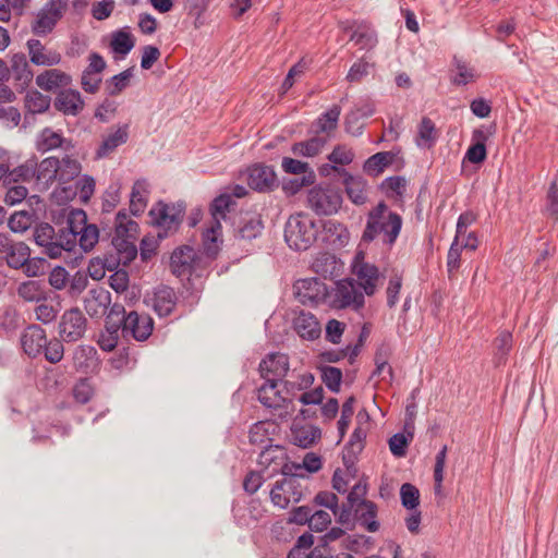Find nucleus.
I'll use <instances>...</instances> for the list:
<instances>
[{
	"label": "nucleus",
	"instance_id": "obj_61",
	"mask_svg": "<svg viewBox=\"0 0 558 558\" xmlns=\"http://www.w3.org/2000/svg\"><path fill=\"white\" fill-rule=\"evenodd\" d=\"M286 484H289V482L277 481L270 490L271 502L280 509H287L291 501L290 497L286 496Z\"/></svg>",
	"mask_w": 558,
	"mask_h": 558
},
{
	"label": "nucleus",
	"instance_id": "obj_32",
	"mask_svg": "<svg viewBox=\"0 0 558 558\" xmlns=\"http://www.w3.org/2000/svg\"><path fill=\"white\" fill-rule=\"evenodd\" d=\"M98 352L95 347L82 344L73 353V364L76 371L88 373L98 366Z\"/></svg>",
	"mask_w": 558,
	"mask_h": 558
},
{
	"label": "nucleus",
	"instance_id": "obj_47",
	"mask_svg": "<svg viewBox=\"0 0 558 558\" xmlns=\"http://www.w3.org/2000/svg\"><path fill=\"white\" fill-rule=\"evenodd\" d=\"M17 294L26 302H39L45 300V291L39 281L28 280L17 287Z\"/></svg>",
	"mask_w": 558,
	"mask_h": 558
},
{
	"label": "nucleus",
	"instance_id": "obj_34",
	"mask_svg": "<svg viewBox=\"0 0 558 558\" xmlns=\"http://www.w3.org/2000/svg\"><path fill=\"white\" fill-rule=\"evenodd\" d=\"M292 442L301 448L312 447L322 437V430L314 425L296 426L291 429Z\"/></svg>",
	"mask_w": 558,
	"mask_h": 558
},
{
	"label": "nucleus",
	"instance_id": "obj_31",
	"mask_svg": "<svg viewBox=\"0 0 558 558\" xmlns=\"http://www.w3.org/2000/svg\"><path fill=\"white\" fill-rule=\"evenodd\" d=\"M344 173L343 184L350 201L355 205H363L367 201V182L362 177H354L341 169Z\"/></svg>",
	"mask_w": 558,
	"mask_h": 558
},
{
	"label": "nucleus",
	"instance_id": "obj_26",
	"mask_svg": "<svg viewBox=\"0 0 558 558\" xmlns=\"http://www.w3.org/2000/svg\"><path fill=\"white\" fill-rule=\"evenodd\" d=\"M31 62L40 66L57 65L61 61V54L56 51L46 52L45 46L38 39H28L26 43Z\"/></svg>",
	"mask_w": 558,
	"mask_h": 558
},
{
	"label": "nucleus",
	"instance_id": "obj_11",
	"mask_svg": "<svg viewBox=\"0 0 558 558\" xmlns=\"http://www.w3.org/2000/svg\"><path fill=\"white\" fill-rule=\"evenodd\" d=\"M293 289L295 299L303 305L315 306L329 299L327 284L316 277L299 279Z\"/></svg>",
	"mask_w": 558,
	"mask_h": 558
},
{
	"label": "nucleus",
	"instance_id": "obj_55",
	"mask_svg": "<svg viewBox=\"0 0 558 558\" xmlns=\"http://www.w3.org/2000/svg\"><path fill=\"white\" fill-rule=\"evenodd\" d=\"M401 505L408 510H415L420 505V490L410 483H404L400 488Z\"/></svg>",
	"mask_w": 558,
	"mask_h": 558
},
{
	"label": "nucleus",
	"instance_id": "obj_42",
	"mask_svg": "<svg viewBox=\"0 0 558 558\" xmlns=\"http://www.w3.org/2000/svg\"><path fill=\"white\" fill-rule=\"evenodd\" d=\"M219 229L216 225L213 223L210 228H207L203 233V256L205 260H213L217 257L220 251V243L218 241V231Z\"/></svg>",
	"mask_w": 558,
	"mask_h": 558
},
{
	"label": "nucleus",
	"instance_id": "obj_45",
	"mask_svg": "<svg viewBox=\"0 0 558 558\" xmlns=\"http://www.w3.org/2000/svg\"><path fill=\"white\" fill-rule=\"evenodd\" d=\"M138 223L129 218L125 210H120L116 215L114 232L117 235L128 236L135 240L138 232Z\"/></svg>",
	"mask_w": 558,
	"mask_h": 558
},
{
	"label": "nucleus",
	"instance_id": "obj_40",
	"mask_svg": "<svg viewBox=\"0 0 558 558\" xmlns=\"http://www.w3.org/2000/svg\"><path fill=\"white\" fill-rule=\"evenodd\" d=\"M13 72L14 78L23 83H29L33 78V71L23 52L14 53L11 58L10 72Z\"/></svg>",
	"mask_w": 558,
	"mask_h": 558
},
{
	"label": "nucleus",
	"instance_id": "obj_62",
	"mask_svg": "<svg viewBox=\"0 0 558 558\" xmlns=\"http://www.w3.org/2000/svg\"><path fill=\"white\" fill-rule=\"evenodd\" d=\"M373 66H374V64L367 62L364 58H361L351 65L349 72L347 74V80L350 83L360 82V81H362L363 77L368 75L369 69Z\"/></svg>",
	"mask_w": 558,
	"mask_h": 558
},
{
	"label": "nucleus",
	"instance_id": "obj_28",
	"mask_svg": "<svg viewBox=\"0 0 558 558\" xmlns=\"http://www.w3.org/2000/svg\"><path fill=\"white\" fill-rule=\"evenodd\" d=\"M377 505L368 499L360 500L355 508V517L361 526L368 532H377L379 530V522L377 521Z\"/></svg>",
	"mask_w": 558,
	"mask_h": 558
},
{
	"label": "nucleus",
	"instance_id": "obj_22",
	"mask_svg": "<svg viewBox=\"0 0 558 558\" xmlns=\"http://www.w3.org/2000/svg\"><path fill=\"white\" fill-rule=\"evenodd\" d=\"M264 222L257 213H244L239 217L235 227V236L242 240H254L262 234Z\"/></svg>",
	"mask_w": 558,
	"mask_h": 558
},
{
	"label": "nucleus",
	"instance_id": "obj_54",
	"mask_svg": "<svg viewBox=\"0 0 558 558\" xmlns=\"http://www.w3.org/2000/svg\"><path fill=\"white\" fill-rule=\"evenodd\" d=\"M210 0H185L184 9L189 16L194 19L195 28H199L204 21L202 20L203 13L207 10Z\"/></svg>",
	"mask_w": 558,
	"mask_h": 558
},
{
	"label": "nucleus",
	"instance_id": "obj_12",
	"mask_svg": "<svg viewBox=\"0 0 558 558\" xmlns=\"http://www.w3.org/2000/svg\"><path fill=\"white\" fill-rule=\"evenodd\" d=\"M87 324V318L78 307L65 310L58 324L59 336L64 342H76L84 337Z\"/></svg>",
	"mask_w": 558,
	"mask_h": 558
},
{
	"label": "nucleus",
	"instance_id": "obj_23",
	"mask_svg": "<svg viewBox=\"0 0 558 558\" xmlns=\"http://www.w3.org/2000/svg\"><path fill=\"white\" fill-rule=\"evenodd\" d=\"M53 106L59 112L75 117L83 110L84 101L78 90L69 88L57 94Z\"/></svg>",
	"mask_w": 558,
	"mask_h": 558
},
{
	"label": "nucleus",
	"instance_id": "obj_63",
	"mask_svg": "<svg viewBox=\"0 0 558 558\" xmlns=\"http://www.w3.org/2000/svg\"><path fill=\"white\" fill-rule=\"evenodd\" d=\"M324 230L333 238V241L339 242V244H344L349 240V231L347 227L338 221L328 220L324 225Z\"/></svg>",
	"mask_w": 558,
	"mask_h": 558
},
{
	"label": "nucleus",
	"instance_id": "obj_8",
	"mask_svg": "<svg viewBox=\"0 0 558 558\" xmlns=\"http://www.w3.org/2000/svg\"><path fill=\"white\" fill-rule=\"evenodd\" d=\"M365 293L353 282V278H344L336 282L328 303L337 310L350 308L360 312L365 305Z\"/></svg>",
	"mask_w": 558,
	"mask_h": 558
},
{
	"label": "nucleus",
	"instance_id": "obj_44",
	"mask_svg": "<svg viewBox=\"0 0 558 558\" xmlns=\"http://www.w3.org/2000/svg\"><path fill=\"white\" fill-rule=\"evenodd\" d=\"M21 326V315L14 305L0 307V328L7 333L15 331Z\"/></svg>",
	"mask_w": 558,
	"mask_h": 558
},
{
	"label": "nucleus",
	"instance_id": "obj_25",
	"mask_svg": "<svg viewBox=\"0 0 558 558\" xmlns=\"http://www.w3.org/2000/svg\"><path fill=\"white\" fill-rule=\"evenodd\" d=\"M111 304V294L105 288H95L88 291L84 300V308L90 317L102 316Z\"/></svg>",
	"mask_w": 558,
	"mask_h": 558
},
{
	"label": "nucleus",
	"instance_id": "obj_60",
	"mask_svg": "<svg viewBox=\"0 0 558 558\" xmlns=\"http://www.w3.org/2000/svg\"><path fill=\"white\" fill-rule=\"evenodd\" d=\"M447 450H448V448L445 445L436 454L435 466H434V481H435L434 488H435L436 494H439L441 492Z\"/></svg>",
	"mask_w": 558,
	"mask_h": 558
},
{
	"label": "nucleus",
	"instance_id": "obj_5",
	"mask_svg": "<svg viewBox=\"0 0 558 558\" xmlns=\"http://www.w3.org/2000/svg\"><path fill=\"white\" fill-rule=\"evenodd\" d=\"M318 228L307 214L298 213L289 217L284 226V240L294 251H306L316 241Z\"/></svg>",
	"mask_w": 558,
	"mask_h": 558
},
{
	"label": "nucleus",
	"instance_id": "obj_38",
	"mask_svg": "<svg viewBox=\"0 0 558 558\" xmlns=\"http://www.w3.org/2000/svg\"><path fill=\"white\" fill-rule=\"evenodd\" d=\"M144 193H147L146 181L143 179L136 180L130 195V211L133 216H140L146 208L147 199Z\"/></svg>",
	"mask_w": 558,
	"mask_h": 558
},
{
	"label": "nucleus",
	"instance_id": "obj_2",
	"mask_svg": "<svg viewBox=\"0 0 558 558\" xmlns=\"http://www.w3.org/2000/svg\"><path fill=\"white\" fill-rule=\"evenodd\" d=\"M402 229V218L398 213L389 210L385 202H379L372 208L366 218V225L361 236L362 243H371L379 235L385 245L391 247Z\"/></svg>",
	"mask_w": 558,
	"mask_h": 558
},
{
	"label": "nucleus",
	"instance_id": "obj_29",
	"mask_svg": "<svg viewBox=\"0 0 558 558\" xmlns=\"http://www.w3.org/2000/svg\"><path fill=\"white\" fill-rule=\"evenodd\" d=\"M71 142L62 136L60 132H56L50 128H45L37 136L36 150L46 154L57 148L68 149Z\"/></svg>",
	"mask_w": 558,
	"mask_h": 558
},
{
	"label": "nucleus",
	"instance_id": "obj_16",
	"mask_svg": "<svg viewBox=\"0 0 558 558\" xmlns=\"http://www.w3.org/2000/svg\"><path fill=\"white\" fill-rule=\"evenodd\" d=\"M123 338L132 337L138 342L147 340L154 330V319L148 314L131 311L123 318Z\"/></svg>",
	"mask_w": 558,
	"mask_h": 558
},
{
	"label": "nucleus",
	"instance_id": "obj_13",
	"mask_svg": "<svg viewBox=\"0 0 558 558\" xmlns=\"http://www.w3.org/2000/svg\"><path fill=\"white\" fill-rule=\"evenodd\" d=\"M66 7L68 0H49L33 22L32 32L37 36L51 33L58 21L62 19Z\"/></svg>",
	"mask_w": 558,
	"mask_h": 558
},
{
	"label": "nucleus",
	"instance_id": "obj_1",
	"mask_svg": "<svg viewBox=\"0 0 558 558\" xmlns=\"http://www.w3.org/2000/svg\"><path fill=\"white\" fill-rule=\"evenodd\" d=\"M258 369L265 379L257 390L258 401L269 409L280 407V402H286L287 399L281 397V390H278L277 386L289 372L288 355L279 352L269 353L262 360Z\"/></svg>",
	"mask_w": 558,
	"mask_h": 558
},
{
	"label": "nucleus",
	"instance_id": "obj_56",
	"mask_svg": "<svg viewBox=\"0 0 558 558\" xmlns=\"http://www.w3.org/2000/svg\"><path fill=\"white\" fill-rule=\"evenodd\" d=\"M412 432H409L408 435H404L402 433H397L392 435L388 441L391 453L397 458L404 457L407 453V448L412 441Z\"/></svg>",
	"mask_w": 558,
	"mask_h": 558
},
{
	"label": "nucleus",
	"instance_id": "obj_49",
	"mask_svg": "<svg viewBox=\"0 0 558 558\" xmlns=\"http://www.w3.org/2000/svg\"><path fill=\"white\" fill-rule=\"evenodd\" d=\"M495 363L500 365L506 363L507 356L512 348V333L508 330H502L495 339Z\"/></svg>",
	"mask_w": 558,
	"mask_h": 558
},
{
	"label": "nucleus",
	"instance_id": "obj_9",
	"mask_svg": "<svg viewBox=\"0 0 558 558\" xmlns=\"http://www.w3.org/2000/svg\"><path fill=\"white\" fill-rule=\"evenodd\" d=\"M351 272L354 277L353 282L367 295L373 296L379 286L383 275L379 268L367 260H365V253L357 251L351 263Z\"/></svg>",
	"mask_w": 558,
	"mask_h": 558
},
{
	"label": "nucleus",
	"instance_id": "obj_3",
	"mask_svg": "<svg viewBox=\"0 0 558 558\" xmlns=\"http://www.w3.org/2000/svg\"><path fill=\"white\" fill-rule=\"evenodd\" d=\"M65 244L68 252H73L78 245L85 253L90 252L99 241V229L95 223H88L85 210L71 208L65 214Z\"/></svg>",
	"mask_w": 558,
	"mask_h": 558
},
{
	"label": "nucleus",
	"instance_id": "obj_6",
	"mask_svg": "<svg viewBox=\"0 0 558 558\" xmlns=\"http://www.w3.org/2000/svg\"><path fill=\"white\" fill-rule=\"evenodd\" d=\"M64 221L58 220L56 226L48 222H39L34 227L33 239L36 245L41 247V253L49 258H58L62 255L63 251L68 252L65 244V215Z\"/></svg>",
	"mask_w": 558,
	"mask_h": 558
},
{
	"label": "nucleus",
	"instance_id": "obj_64",
	"mask_svg": "<svg viewBox=\"0 0 558 558\" xmlns=\"http://www.w3.org/2000/svg\"><path fill=\"white\" fill-rule=\"evenodd\" d=\"M314 181L315 174L313 171H310L302 178L291 179L288 182H284L282 189L287 194L294 195L300 192L302 187L313 184Z\"/></svg>",
	"mask_w": 558,
	"mask_h": 558
},
{
	"label": "nucleus",
	"instance_id": "obj_15",
	"mask_svg": "<svg viewBox=\"0 0 558 558\" xmlns=\"http://www.w3.org/2000/svg\"><path fill=\"white\" fill-rule=\"evenodd\" d=\"M343 31L350 34V41H353L360 50L372 51L378 44L377 32L374 26L365 21L348 22Z\"/></svg>",
	"mask_w": 558,
	"mask_h": 558
},
{
	"label": "nucleus",
	"instance_id": "obj_53",
	"mask_svg": "<svg viewBox=\"0 0 558 558\" xmlns=\"http://www.w3.org/2000/svg\"><path fill=\"white\" fill-rule=\"evenodd\" d=\"M320 376L323 383L331 392H339L342 381V372L340 368L335 366H322Z\"/></svg>",
	"mask_w": 558,
	"mask_h": 558
},
{
	"label": "nucleus",
	"instance_id": "obj_39",
	"mask_svg": "<svg viewBox=\"0 0 558 558\" xmlns=\"http://www.w3.org/2000/svg\"><path fill=\"white\" fill-rule=\"evenodd\" d=\"M437 137L435 123L428 117H423L417 130V146L430 148L437 142Z\"/></svg>",
	"mask_w": 558,
	"mask_h": 558
},
{
	"label": "nucleus",
	"instance_id": "obj_30",
	"mask_svg": "<svg viewBox=\"0 0 558 558\" xmlns=\"http://www.w3.org/2000/svg\"><path fill=\"white\" fill-rule=\"evenodd\" d=\"M129 140V124H123L118 130L106 137L96 150V159H102L113 153L119 146L125 144Z\"/></svg>",
	"mask_w": 558,
	"mask_h": 558
},
{
	"label": "nucleus",
	"instance_id": "obj_41",
	"mask_svg": "<svg viewBox=\"0 0 558 558\" xmlns=\"http://www.w3.org/2000/svg\"><path fill=\"white\" fill-rule=\"evenodd\" d=\"M135 46V38L124 29L116 31L112 34L110 47L114 53L125 57Z\"/></svg>",
	"mask_w": 558,
	"mask_h": 558
},
{
	"label": "nucleus",
	"instance_id": "obj_24",
	"mask_svg": "<svg viewBox=\"0 0 558 558\" xmlns=\"http://www.w3.org/2000/svg\"><path fill=\"white\" fill-rule=\"evenodd\" d=\"M295 332L305 340H316L322 333L320 324L316 316L310 312L301 310L293 319Z\"/></svg>",
	"mask_w": 558,
	"mask_h": 558
},
{
	"label": "nucleus",
	"instance_id": "obj_21",
	"mask_svg": "<svg viewBox=\"0 0 558 558\" xmlns=\"http://www.w3.org/2000/svg\"><path fill=\"white\" fill-rule=\"evenodd\" d=\"M60 160L58 157L50 156L40 162L36 159L35 182L39 191L48 190L51 184L59 181Z\"/></svg>",
	"mask_w": 558,
	"mask_h": 558
},
{
	"label": "nucleus",
	"instance_id": "obj_19",
	"mask_svg": "<svg viewBox=\"0 0 558 558\" xmlns=\"http://www.w3.org/2000/svg\"><path fill=\"white\" fill-rule=\"evenodd\" d=\"M107 63L104 57L98 52H90L88 56V65L82 73L81 85L84 92L96 94L99 90L102 78L100 73L106 69Z\"/></svg>",
	"mask_w": 558,
	"mask_h": 558
},
{
	"label": "nucleus",
	"instance_id": "obj_35",
	"mask_svg": "<svg viewBox=\"0 0 558 558\" xmlns=\"http://www.w3.org/2000/svg\"><path fill=\"white\" fill-rule=\"evenodd\" d=\"M395 157L396 154L392 151L376 153L365 160L363 170L368 175L378 177L387 167L393 162Z\"/></svg>",
	"mask_w": 558,
	"mask_h": 558
},
{
	"label": "nucleus",
	"instance_id": "obj_43",
	"mask_svg": "<svg viewBox=\"0 0 558 558\" xmlns=\"http://www.w3.org/2000/svg\"><path fill=\"white\" fill-rule=\"evenodd\" d=\"M36 157L27 159L24 163L17 166L13 170L9 169V183L11 182H29L35 180Z\"/></svg>",
	"mask_w": 558,
	"mask_h": 558
},
{
	"label": "nucleus",
	"instance_id": "obj_10",
	"mask_svg": "<svg viewBox=\"0 0 558 558\" xmlns=\"http://www.w3.org/2000/svg\"><path fill=\"white\" fill-rule=\"evenodd\" d=\"M341 192L330 185H315L308 190L307 205L318 216H330L341 208Z\"/></svg>",
	"mask_w": 558,
	"mask_h": 558
},
{
	"label": "nucleus",
	"instance_id": "obj_48",
	"mask_svg": "<svg viewBox=\"0 0 558 558\" xmlns=\"http://www.w3.org/2000/svg\"><path fill=\"white\" fill-rule=\"evenodd\" d=\"M133 76V68H129L121 73L113 75L106 81V92L109 96H117L121 94L130 84Z\"/></svg>",
	"mask_w": 558,
	"mask_h": 558
},
{
	"label": "nucleus",
	"instance_id": "obj_7",
	"mask_svg": "<svg viewBox=\"0 0 558 558\" xmlns=\"http://www.w3.org/2000/svg\"><path fill=\"white\" fill-rule=\"evenodd\" d=\"M207 267L205 257L190 245L178 246L170 256L171 272L180 279L202 277Z\"/></svg>",
	"mask_w": 558,
	"mask_h": 558
},
{
	"label": "nucleus",
	"instance_id": "obj_57",
	"mask_svg": "<svg viewBox=\"0 0 558 558\" xmlns=\"http://www.w3.org/2000/svg\"><path fill=\"white\" fill-rule=\"evenodd\" d=\"M62 339L52 338L50 340L47 339V344L43 348V352L45 355V359L51 363L57 364L59 363L64 355V347L62 344Z\"/></svg>",
	"mask_w": 558,
	"mask_h": 558
},
{
	"label": "nucleus",
	"instance_id": "obj_27",
	"mask_svg": "<svg viewBox=\"0 0 558 558\" xmlns=\"http://www.w3.org/2000/svg\"><path fill=\"white\" fill-rule=\"evenodd\" d=\"M177 294L169 286H159L154 292L153 308L160 317L169 316L175 308Z\"/></svg>",
	"mask_w": 558,
	"mask_h": 558
},
{
	"label": "nucleus",
	"instance_id": "obj_17",
	"mask_svg": "<svg viewBox=\"0 0 558 558\" xmlns=\"http://www.w3.org/2000/svg\"><path fill=\"white\" fill-rule=\"evenodd\" d=\"M0 254L10 268L22 269L31 255V248L24 242H14L7 233H0Z\"/></svg>",
	"mask_w": 558,
	"mask_h": 558
},
{
	"label": "nucleus",
	"instance_id": "obj_46",
	"mask_svg": "<svg viewBox=\"0 0 558 558\" xmlns=\"http://www.w3.org/2000/svg\"><path fill=\"white\" fill-rule=\"evenodd\" d=\"M81 171V162L69 155H65L60 160L59 182L62 184L71 182L80 175Z\"/></svg>",
	"mask_w": 558,
	"mask_h": 558
},
{
	"label": "nucleus",
	"instance_id": "obj_14",
	"mask_svg": "<svg viewBox=\"0 0 558 558\" xmlns=\"http://www.w3.org/2000/svg\"><path fill=\"white\" fill-rule=\"evenodd\" d=\"M246 181L251 189L260 193H270L279 186L275 168L265 163L248 167Z\"/></svg>",
	"mask_w": 558,
	"mask_h": 558
},
{
	"label": "nucleus",
	"instance_id": "obj_36",
	"mask_svg": "<svg viewBox=\"0 0 558 558\" xmlns=\"http://www.w3.org/2000/svg\"><path fill=\"white\" fill-rule=\"evenodd\" d=\"M288 456L284 447L279 445H268L259 453L258 464L264 468H279L282 461L287 460Z\"/></svg>",
	"mask_w": 558,
	"mask_h": 558
},
{
	"label": "nucleus",
	"instance_id": "obj_59",
	"mask_svg": "<svg viewBox=\"0 0 558 558\" xmlns=\"http://www.w3.org/2000/svg\"><path fill=\"white\" fill-rule=\"evenodd\" d=\"M73 398L81 404H86L94 396V388L88 378H81L73 387Z\"/></svg>",
	"mask_w": 558,
	"mask_h": 558
},
{
	"label": "nucleus",
	"instance_id": "obj_4",
	"mask_svg": "<svg viewBox=\"0 0 558 558\" xmlns=\"http://www.w3.org/2000/svg\"><path fill=\"white\" fill-rule=\"evenodd\" d=\"M186 204L183 201L175 203L156 202L149 209L148 216L153 226L158 228V239L162 240L177 232L183 221Z\"/></svg>",
	"mask_w": 558,
	"mask_h": 558
},
{
	"label": "nucleus",
	"instance_id": "obj_50",
	"mask_svg": "<svg viewBox=\"0 0 558 558\" xmlns=\"http://www.w3.org/2000/svg\"><path fill=\"white\" fill-rule=\"evenodd\" d=\"M51 98L38 90H29L25 96V107L32 113H43L50 107Z\"/></svg>",
	"mask_w": 558,
	"mask_h": 558
},
{
	"label": "nucleus",
	"instance_id": "obj_51",
	"mask_svg": "<svg viewBox=\"0 0 558 558\" xmlns=\"http://www.w3.org/2000/svg\"><path fill=\"white\" fill-rule=\"evenodd\" d=\"M233 204H235V202L230 194H220L211 202L210 213L215 219L214 225H216L218 229H221L219 217L225 218L226 211Z\"/></svg>",
	"mask_w": 558,
	"mask_h": 558
},
{
	"label": "nucleus",
	"instance_id": "obj_37",
	"mask_svg": "<svg viewBox=\"0 0 558 558\" xmlns=\"http://www.w3.org/2000/svg\"><path fill=\"white\" fill-rule=\"evenodd\" d=\"M326 143V137L313 136L306 141L294 143L291 151L301 157H315L322 151Z\"/></svg>",
	"mask_w": 558,
	"mask_h": 558
},
{
	"label": "nucleus",
	"instance_id": "obj_18",
	"mask_svg": "<svg viewBox=\"0 0 558 558\" xmlns=\"http://www.w3.org/2000/svg\"><path fill=\"white\" fill-rule=\"evenodd\" d=\"M111 244L116 251L117 257L105 258V265L108 270H114L119 265H130L137 255V247L133 239L114 234Z\"/></svg>",
	"mask_w": 558,
	"mask_h": 558
},
{
	"label": "nucleus",
	"instance_id": "obj_58",
	"mask_svg": "<svg viewBox=\"0 0 558 558\" xmlns=\"http://www.w3.org/2000/svg\"><path fill=\"white\" fill-rule=\"evenodd\" d=\"M33 215L26 210L16 211L9 218L8 226L12 232H24L32 226Z\"/></svg>",
	"mask_w": 558,
	"mask_h": 558
},
{
	"label": "nucleus",
	"instance_id": "obj_33",
	"mask_svg": "<svg viewBox=\"0 0 558 558\" xmlns=\"http://www.w3.org/2000/svg\"><path fill=\"white\" fill-rule=\"evenodd\" d=\"M71 82L72 77L59 69L46 70L36 77V85L47 92L66 87Z\"/></svg>",
	"mask_w": 558,
	"mask_h": 558
},
{
	"label": "nucleus",
	"instance_id": "obj_52",
	"mask_svg": "<svg viewBox=\"0 0 558 558\" xmlns=\"http://www.w3.org/2000/svg\"><path fill=\"white\" fill-rule=\"evenodd\" d=\"M341 114V107L333 105L324 112L316 121L317 132H330L337 129L338 120Z\"/></svg>",
	"mask_w": 558,
	"mask_h": 558
},
{
	"label": "nucleus",
	"instance_id": "obj_20",
	"mask_svg": "<svg viewBox=\"0 0 558 558\" xmlns=\"http://www.w3.org/2000/svg\"><path fill=\"white\" fill-rule=\"evenodd\" d=\"M21 345L23 352L32 359L41 354L43 348L47 344V336L44 328L39 325H28L22 332Z\"/></svg>",
	"mask_w": 558,
	"mask_h": 558
}]
</instances>
